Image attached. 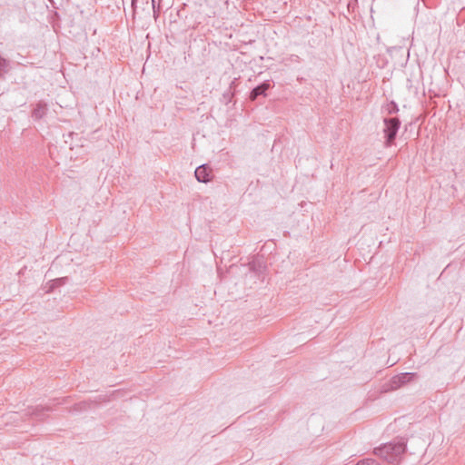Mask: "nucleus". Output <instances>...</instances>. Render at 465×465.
Masks as SVG:
<instances>
[{
  "instance_id": "obj_1",
  "label": "nucleus",
  "mask_w": 465,
  "mask_h": 465,
  "mask_svg": "<svg viewBox=\"0 0 465 465\" xmlns=\"http://www.w3.org/2000/svg\"><path fill=\"white\" fill-rule=\"evenodd\" d=\"M405 450L406 443L403 440H399L374 449V454L389 463H394L401 460Z\"/></svg>"
},
{
  "instance_id": "obj_10",
  "label": "nucleus",
  "mask_w": 465,
  "mask_h": 465,
  "mask_svg": "<svg viewBox=\"0 0 465 465\" xmlns=\"http://www.w3.org/2000/svg\"><path fill=\"white\" fill-rule=\"evenodd\" d=\"M262 268H263L262 262L259 260H255L251 263V269L253 271L261 272Z\"/></svg>"
},
{
  "instance_id": "obj_5",
  "label": "nucleus",
  "mask_w": 465,
  "mask_h": 465,
  "mask_svg": "<svg viewBox=\"0 0 465 465\" xmlns=\"http://www.w3.org/2000/svg\"><path fill=\"white\" fill-rule=\"evenodd\" d=\"M47 112V105L45 103H38L33 111V117L41 119Z\"/></svg>"
},
{
  "instance_id": "obj_3",
  "label": "nucleus",
  "mask_w": 465,
  "mask_h": 465,
  "mask_svg": "<svg viewBox=\"0 0 465 465\" xmlns=\"http://www.w3.org/2000/svg\"><path fill=\"white\" fill-rule=\"evenodd\" d=\"M416 377L417 374L414 372H405L395 375L390 381L389 388L390 390H397L401 388L402 385L414 381Z\"/></svg>"
},
{
  "instance_id": "obj_4",
  "label": "nucleus",
  "mask_w": 465,
  "mask_h": 465,
  "mask_svg": "<svg viewBox=\"0 0 465 465\" xmlns=\"http://www.w3.org/2000/svg\"><path fill=\"white\" fill-rule=\"evenodd\" d=\"M270 88V84L268 82H264L260 85L254 87L250 94L251 100H255L259 95H266V91Z\"/></svg>"
},
{
  "instance_id": "obj_9",
  "label": "nucleus",
  "mask_w": 465,
  "mask_h": 465,
  "mask_svg": "<svg viewBox=\"0 0 465 465\" xmlns=\"http://www.w3.org/2000/svg\"><path fill=\"white\" fill-rule=\"evenodd\" d=\"M160 2L161 0H152V8L155 19L157 18L160 13Z\"/></svg>"
},
{
  "instance_id": "obj_16",
  "label": "nucleus",
  "mask_w": 465,
  "mask_h": 465,
  "mask_svg": "<svg viewBox=\"0 0 465 465\" xmlns=\"http://www.w3.org/2000/svg\"><path fill=\"white\" fill-rule=\"evenodd\" d=\"M135 3H136V0H132V8H133L134 14L135 13Z\"/></svg>"
},
{
  "instance_id": "obj_13",
  "label": "nucleus",
  "mask_w": 465,
  "mask_h": 465,
  "mask_svg": "<svg viewBox=\"0 0 465 465\" xmlns=\"http://www.w3.org/2000/svg\"><path fill=\"white\" fill-rule=\"evenodd\" d=\"M232 95V93L228 92L223 94V98L226 100V102H230Z\"/></svg>"
},
{
  "instance_id": "obj_6",
  "label": "nucleus",
  "mask_w": 465,
  "mask_h": 465,
  "mask_svg": "<svg viewBox=\"0 0 465 465\" xmlns=\"http://www.w3.org/2000/svg\"><path fill=\"white\" fill-rule=\"evenodd\" d=\"M49 410V408L46 409V411ZM45 411V408L37 406L35 408H33L32 411H30L28 413L32 416H35L38 419H43Z\"/></svg>"
},
{
  "instance_id": "obj_2",
  "label": "nucleus",
  "mask_w": 465,
  "mask_h": 465,
  "mask_svg": "<svg viewBox=\"0 0 465 465\" xmlns=\"http://www.w3.org/2000/svg\"><path fill=\"white\" fill-rule=\"evenodd\" d=\"M384 128V145L390 147L393 144L396 138L397 133L401 126V121L397 117L384 118L383 119Z\"/></svg>"
},
{
  "instance_id": "obj_12",
  "label": "nucleus",
  "mask_w": 465,
  "mask_h": 465,
  "mask_svg": "<svg viewBox=\"0 0 465 465\" xmlns=\"http://www.w3.org/2000/svg\"><path fill=\"white\" fill-rule=\"evenodd\" d=\"M357 465H379L376 460L371 459H367L361 461H359Z\"/></svg>"
},
{
  "instance_id": "obj_7",
  "label": "nucleus",
  "mask_w": 465,
  "mask_h": 465,
  "mask_svg": "<svg viewBox=\"0 0 465 465\" xmlns=\"http://www.w3.org/2000/svg\"><path fill=\"white\" fill-rule=\"evenodd\" d=\"M9 61L0 55V75L6 74L9 71Z\"/></svg>"
},
{
  "instance_id": "obj_8",
  "label": "nucleus",
  "mask_w": 465,
  "mask_h": 465,
  "mask_svg": "<svg viewBox=\"0 0 465 465\" xmlns=\"http://www.w3.org/2000/svg\"><path fill=\"white\" fill-rule=\"evenodd\" d=\"M194 176L200 183H203V164L199 165L194 171Z\"/></svg>"
},
{
  "instance_id": "obj_14",
  "label": "nucleus",
  "mask_w": 465,
  "mask_h": 465,
  "mask_svg": "<svg viewBox=\"0 0 465 465\" xmlns=\"http://www.w3.org/2000/svg\"><path fill=\"white\" fill-rule=\"evenodd\" d=\"M391 106H392V108L389 109L390 114H393L398 111V107H397L396 104L391 103Z\"/></svg>"
},
{
  "instance_id": "obj_15",
  "label": "nucleus",
  "mask_w": 465,
  "mask_h": 465,
  "mask_svg": "<svg viewBox=\"0 0 465 465\" xmlns=\"http://www.w3.org/2000/svg\"><path fill=\"white\" fill-rule=\"evenodd\" d=\"M211 180H212V178L209 177V173H207V165L205 164V178H204L205 183Z\"/></svg>"
},
{
  "instance_id": "obj_17",
  "label": "nucleus",
  "mask_w": 465,
  "mask_h": 465,
  "mask_svg": "<svg viewBox=\"0 0 465 465\" xmlns=\"http://www.w3.org/2000/svg\"><path fill=\"white\" fill-rule=\"evenodd\" d=\"M235 82H236V79H234V80L231 83V86H230V88H232V86L235 84Z\"/></svg>"
},
{
  "instance_id": "obj_11",
  "label": "nucleus",
  "mask_w": 465,
  "mask_h": 465,
  "mask_svg": "<svg viewBox=\"0 0 465 465\" xmlns=\"http://www.w3.org/2000/svg\"><path fill=\"white\" fill-rule=\"evenodd\" d=\"M65 280H66V278H58V279L52 281V283H51V286H50L48 292L53 290L57 284L64 283Z\"/></svg>"
}]
</instances>
